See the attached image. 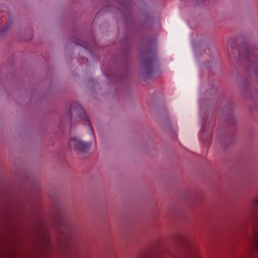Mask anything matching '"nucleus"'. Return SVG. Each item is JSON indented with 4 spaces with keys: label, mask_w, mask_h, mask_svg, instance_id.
Segmentation results:
<instances>
[{
    "label": "nucleus",
    "mask_w": 258,
    "mask_h": 258,
    "mask_svg": "<svg viewBox=\"0 0 258 258\" xmlns=\"http://www.w3.org/2000/svg\"><path fill=\"white\" fill-rule=\"evenodd\" d=\"M238 54L241 58L251 61L254 73L258 77V56L256 55L255 50L246 45L239 49Z\"/></svg>",
    "instance_id": "obj_1"
},
{
    "label": "nucleus",
    "mask_w": 258,
    "mask_h": 258,
    "mask_svg": "<svg viewBox=\"0 0 258 258\" xmlns=\"http://www.w3.org/2000/svg\"><path fill=\"white\" fill-rule=\"evenodd\" d=\"M0 258H21L16 250L9 248L3 244L0 243Z\"/></svg>",
    "instance_id": "obj_2"
},
{
    "label": "nucleus",
    "mask_w": 258,
    "mask_h": 258,
    "mask_svg": "<svg viewBox=\"0 0 258 258\" xmlns=\"http://www.w3.org/2000/svg\"><path fill=\"white\" fill-rule=\"evenodd\" d=\"M153 62L154 59L152 58L148 57L145 59L143 63L147 72L149 73L152 70Z\"/></svg>",
    "instance_id": "obj_3"
},
{
    "label": "nucleus",
    "mask_w": 258,
    "mask_h": 258,
    "mask_svg": "<svg viewBox=\"0 0 258 258\" xmlns=\"http://www.w3.org/2000/svg\"><path fill=\"white\" fill-rule=\"evenodd\" d=\"M74 148L78 151H84L87 148V146L84 143L81 141L74 140Z\"/></svg>",
    "instance_id": "obj_4"
},
{
    "label": "nucleus",
    "mask_w": 258,
    "mask_h": 258,
    "mask_svg": "<svg viewBox=\"0 0 258 258\" xmlns=\"http://www.w3.org/2000/svg\"><path fill=\"white\" fill-rule=\"evenodd\" d=\"M82 109L78 103L72 104L70 107V113H82Z\"/></svg>",
    "instance_id": "obj_5"
},
{
    "label": "nucleus",
    "mask_w": 258,
    "mask_h": 258,
    "mask_svg": "<svg viewBox=\"0 0 258 258\" xmlns=\"http://www.w3.org/2000/svg\"><path fill=\"white\" fill-rule=\"evenodd\" d=\"M8 27H0V36L6 33L9 29Z\"/></svg>",
    "instance_id": "obj_6"
},
{
    "label": "nucleus",
    "mask_w": 258,
    "mask_h": 258,
    "mask_svg": "<svg viewBox=\"0 0 258 258\" xmlns=\"http://www.w3.org/2000/svg\"><path fill=\"white\" fill-rule=\"evenodd\" d=\"M253 202L254 205L258 204V196L255 198V199L253 201Z\"/></svg>",
    "instance_id": "obj_7"
},
{
    "label": "nucleus",
    "mask_w": 258,
    "mask_h": 258,
    "mask_svg": "<svg viewBox=\"0 0 258 258\" xmlns=\"http://www.w3.org/2000/svg\"><path fill=\"white\" fill-rule=\"evenodd\" d=\"M198 2V4H201L204 2H205V0H197Z\"/></svg>",
    "instance_id": "obj_8"
},
{
    "label": "nucleus",
    "mask_w": 258,
    "mask_h": 258,
    "mask_svg": "<svg viewBox=\"0 0 258 258\" xmlns=\"http://www.w3.org/2000/svg\"><path fill=\"white\" fill-rule=\"evenodd\" d=\"M251 94H252V97L253 96H254L255 94V90H251Z\"/></svg>",
    "instance_id": "obj_9"
},
{
    "label": "nucleus",
    "mask_w": 258,
    "mask_h": 258,
    "mask_svg": "<svg viewBox=\"0 0 258 258\" xmlns=\"http://www.w3.org/2000/svg\"><path fill=\"white\" fill-rule=\"evenodd\" d=\"M250 91H251V90L250 89L246 90V92H250Z\"/></svg>",
    "instance_id": "obj_10"
},
{
    "label": "nucleus",
    "mask_w": 258,
    "mask_h": 258,
    "mask_svg": "<svg viewBox=\"0 0 258 258\" xmlns=\"http://www.w3.org/2000/svg\"><path fill=\"white\" fill-rule=\"evenodd\" d=\"M195 258H201V257L199 255L196 256Z\"/></svg>",
    "instance_id": "obj_11"
}]
</instances>
